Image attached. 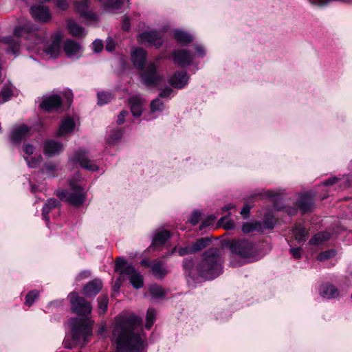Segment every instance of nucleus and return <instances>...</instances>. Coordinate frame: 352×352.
I'll list each match as a JSON object with an SVG mask.
<instances>
[{
	"mask_svg": "<svg viewBox=\"0 0 352 352\" xmlns=\"http://www.w3.org/2000/svg\"><path fill=\"white\" fill-rule=\"evenodd\" d=\"M218 247L208 248L202 254L197 269L200 276L212 280L223 272L225 250L230 251V265L241 266L262 258L269 250L263 243H221Z\"/></svg>",
	"mask_w": 352,
	"mask_h": 352,
	"instance_id": "1",
	"label": "nucleus"
},
{
	"mask_svg": "<svg viewBox=\"0 0 352 352\" xmlns=\"http://www.w3.org/2000/svg\"><path fill=\"white\" fill-rule=\"evenodd\" d=\"M113 339L118 352H144L146 340L142 319L134 314L118 316L115 318Z\"/></svg>",
	"mask_w": 352,
	"mask_h": 352,
	"instance_id": "2",
	"label": "nucleus"
},
{
	"mask_svg": "<svg viewBox=\"0 0 352 352\" xmlns=\"http://www.w3.org/2000/svg\"><path fill=\"white\" fill-rule=\"evenodd\" d=\"M69 188L57 190L56 195L60 200L76 208L82 206L87 199L86 184L81 179L79 173H76L68 180Z\"/></svg>",
	"mask_w": 352,
	"mask_h": 352,
	"instance_id": "3",
	"label": "nucleus"
},
{
	"mask_svg": "<svg viewBox=\"0 0 352 352\" xmlns=\"http://www.w3.org/2000/svg\"><path fill=\"white\" fill-rule=\"evenodd\" d=\"M195 53L186 48L173 50L169 55L174 65L180 68L192 67L191 72L195 74L200 69L199 63L195 60V57L204 58L206 55V47L200 43L193 45Z\"/></svg>",
	"mask_w": 352,
	"mask_h": 352,
	"instance_id": "4",
	"label": "nucleus"
},
{
	"mask_svg": "<svg viewBox=\"0 0 352 352\" xmlns=\"http://www.w3.org/2000/svg\"><path fill=\"white\" fill-rule=\"evenodd\" d=\"M72 327V341L69 336H66L63 341V344L66 349H72L80 340L87 342V338L92 333V329L87 322L78 318H74L70 320Z\"/></svg>",
	"mask_w": 352,
	"mask_h": 352,
	"instance_id": "5",
	"label": "nucleus"
},
{
	"mask_svg": "<svg viewBox=\"0 0 352 352\" xmlns=\"http://www.w3.org/2000/svg\"><path fill=\"white\" fill-rule=\"evenodd\" d=\"M14 35L17 37V39L12 36H5L2 38L1 41L8 45L7 48V53L16 56L20 49L19 37L25 36L27 39L34 38L35 44H39L43 42V38L38 36V33L36 30L30 32L28 31L27 26L16 27L14 30Z\"/></svg>",
	"mask_w": 352,
	"mask_h": 352,
	"instance_id": "6",
	"label": "nucleus"
},
{
	"mask_svg": "<svg viewBox=\"0 0 352 352\" xmlns=\"http://www.w3.org/2000/svg\"><path fill=\"white\" fill-rule=\"evenodd\" d=\"M276 223V219L274 211L272 209H267L263 214V221L245 222L242 226L241 230L245 234L262 233L266 230H273Z\"/></svg>",
	"mask_w": 352,
	"mask_h": 352,
	"instance_id": "7",
	"label": "nucleus"
},
{
	"mask_svg": "<svg viewBox=\"0 0 352 352\" xmlns=\"http://www.w3.org/2000/svg\"><path fill=\"white\" fill-rule=\"evenodd\" d=\"M68 163L73 166L79 165L81 168L91 172H97L99 166L89 159L88 151L84 148L76 150L69 156Z\"/></svg>",
	"mask_w": 352,
	"mask_h": 352,
	"instance_id": "8",
	"label": "nucleus"
},
{
	"mask_svg": "<svg viewBox=\"0 0 352 352\" xmlns=\"http://www.w3.org/2000/svg\"><path fill=\"white\" fill-rule=\"evenodd\" d=\"M163 79V75L159 72L157 65L152 62L148 63L140 74L141 82L148 87H157Z\"/></svg>",
	"mask_w": 352,
	"mask_h": 352,
	"instance_id": "9",
	"label": "nucleus"
},
{
	"mask_svg": "<svg viewBox=\"0 0 352 352\" xmlns=\"http://www.w3.org/2000/svg\"><path fill=\"white\" fill-rule=\"evenodd\" d=\"M68 297L73 313L78 316H86L91 312L92 306L91 303L83 297L80 296L78 293L72 292Z\"/></svg>",
	"mask_w": 352,
	"mask_h": 352,
	"instance_id": "10",
	"label": "nucleus"
},
{
	"mask_svg": "<svg viewBox=\"0 0 352 352\" xmlns=\"http://www.w3.org/2000/svg\"><path fill=\"white\" fill-rule=\"evenodd\" d=\"M138 40L142 44L156 48L160 47L163 43L162 34L156 30L143 31L138 35Z\"/></svg>",
	"mask_w": 352,
	"mask_h": 352,
	"instance_id": "11",
	"label": "nucleus"
},
{
	"mask_svg": "<svg viewBox=\"0 0 352 352\" xmlns=\"http://www.w3.org/2000/svg\"><path fill=\"white\" fill-rule=\"evenodd\" d=\"M90 0L76 1L74 3L75 11L80 14V16L87 21L96 23L98 21V15L93 11L89 10Z\"/></svg>",
	"mask_w": 352,
	"mask_h": 352,
	"instance_id": "12",
	"label": "nucleus"
},
{
	"mask_svg": "<svg viewBox=\"0 0 352 352\" xmlns=\"http://www.w3.org/2000/svg\"><path fill=\"white\" fill-rule=\"evenodd\" d=\"M338 183H339L340 186H342L343 183H344V188L350 187L352 185V175H343L342 178L338 177H331L322 182V187L329 188ZM322 191L323 192L318 195V197L321 199H326L329 197V189L325 188L322 190Z\"/></svg>",
	"mask_w": 352,
	"mask_h": 352,
	"instance_id": "13",
	"label": "nucleus"
},
{
	"mask_svg": "<svg viewBox=\"0 0 352 352\" xmlns=\"http://www.w3.org/2000/svg\"><path fill=\"white\" fill-rule=\"evenodd\" d=\"M190 79V76L186 70L179 69L168 78V82L173 88L182 89L188 85Z\"/></svg>",
	"mask_w": 352,
	"mask_h": 352,
	"instance_id": "14",
	"label": "nucleus"
},
{
	"mask_svg": "<svg viewBox=\"0 0 352 352\" xmlns=\"http://www.w3.org/2000/svg\"><path fill=\"white\" fill-rule=\"evenodd\" d=\"M30 128L25 124H20L14 126L10 133L11 144L16 147H19L21 142L29 136Z\"/></svg>",
	"mask_w": 352,
	"mask_h": 352,
	"instance_id": "15",
	"label": "nucleus"
},
{
	"mask_svg": "<svg viewBox=\"0 0 352 352\" xmlns=\"http://www.w3.org/2000/svg\"><path fill=\"white\" fill-rule=\"evenodd\" d=\"M62 102L63 100L60 96L53 94L44 96L40 106L43 109L51 112L60 109L62 106Z\"/></svg>",
	"mask_w": 352,
	"mask_h": 352,
	"instance_id": "16",
	"label": "nucleus"
},
{
	"mask_svg": "<svg viewBox=\"0 0 352 352\" xmlns=\"http://www.w3.org/2000/svg\"><path fill=\"white\" fill-rule=\"evenodd\" d=\"M63 51L67 58L78 59L82 55V47L79 43L72 39H67L63 43Z\"/></svg>",
	"mask_w": 352,
	"mask_h": 352,
	"instance_id": "17",
	"label": "nucleus"
},
{
	"mask_svg": "<svg viewBox=\"0 0 352 352\" xmlns=\"http://www.w3.org/2000/svg\"><path fill=\"white\" fill-rule=\"evenodd\" d=\"M314 195L307 192L300 195L297 206L302 214L311 212L314 208Z\"/></svg>",
	"mask_w": 352,
	"mask_h": 352,
	"instance_id": "18",
	"label": "nucleus"
},
{
	"mask_svg": "<svg viewBox=\"0 0 352 352\" xmlns=\"http://www.w3.org/2000/svg\"><path fill=\"white\" fill-rule=\"evenodd\" d=\"M150 111L145 116L144 119L149 121L158 118L167 107L160 98H156L151 101Z\"/></svg>",
	"mask_w": 352,
	"mask_h": 352,
	"instance_id": "19",
	"label": "nucleus"
},
{
	"mask_svg": "<svg viewBox=\"0 0 352 352\" xmlns=\"http://www.w3.org/2000/svg\"><path fill=\"white\" fill-rule=\"evenodd\" d=\"M62 38L63 34L60 32H56L52 35V43L44 49V52L50 58H55L58 56L60 52Z\"/></svg>",
	"mask_w": 352,
	"mask_h": 352,
	"instance_id": "20",
	"label": "nucleus"
},
{
	"mask_svg": "<svg viewBox=\"0 0 352 352\" xmlns=\"http://www.w3.org/2000/svg\"><path fill=\"white\" fill-rule=\"evenodd\" d=\"M63 148V144L54 140L49 139L43 143V153L49 157L59 155Z\"/></svg>",
	"mask_w": 352,
	"mask_h": 352,
	"instance_id": "21",
	"label": "nucleus"
},
{
	"mask_svg": "<svg viewBox=\"0 0 352 352\" xmlns=\"http://www.w3.org/2000/svg\"><path fill=\"white\" fill-rule=\"evenodd\" d=\"M147 53L141 47H135L131 51V61L133 66L140 70H143L146 67Z\"/></svg>",
	"mask_w": 352,
	"mask_h": 352,
	"instance_id": "22",
	"label": "nucleus"
},
{
	"mask_svg": "<svg viewBox=\"0 0 352 352\" xmlns=\"http://www.w3.org/2000/svg\"><path fill=\"white\" fill-rule=\"evenodd\" d=\"M205 244L206 243H192L191 245H188L184 248H179V249L175 247L168 254H162V256L166 257L169 255H172L175 252L178 253V254L181 256L194 254L204 248L206 247Z\"/></svg>",
	"mask_w": 352,
	"mask_h": 352,
	"instance_id": "23",
	"label": "nucleus"
},
{
	"mask_svg": "<svg viewBox=\"0 0 352 352\" xmlns=\"http://www.w3.org/2000/svg\"><path fill=\"white\" fill-rule=\"evenodd\" d=\"M30 13L32 17L37 21L47 22L51 19L49 9L43 6L36 5L32 6Z\"/></svg>",
	"mask_w": 352,
	"mask_h": 352,
	"instance_id": "24",
	"label": "nucleus"
},
{
	"mask_svg": "<svg viewBox=\"0 0 352 352\" xmlns=\"http://www.w3.org/2000/svg\"><path fill=\"white\" fill-rule=\"evenodd\" d=\"M102 286V280L99 278H95L84 286L82 289L83 294L87 297L94 298L101 291Z\"/></svg>",
	"mask_w": 352,
	"mask_h": 352,
	"instance_id": "25",
	"label": "nucleus"
},
{
	"mask_svg": "<svg viewBox=\"0 0 352 352\" xmlns=\"http://www.w3.org/2000/svg\"><path fill=\"white\" fill-rule=\"evenodd\" d=\"M124 131L120 127L109 129L106 135V143L109 146L118 145L122 140Z\"/></svg>",
	"mask_w": 352,
	"mask_h": 352,
	"instance_id": "26",
	"label": "nucleus"
},
{
	"mask_svg": "<svg viewBox=\"0 0 352 352\" xmlns=\"http://www.w3.org/2000/svg\"><path fill=\"white\" fill-rule=\"evenodd\" d=\"M76 128V122L72 117H66L62 120L56 135L58 137H64L71 134Z\"/></svg>",
	"mask_w": 352,
	"mask_h": 352,
	"instance_id": "27",
	"label": "nucleus"
},
{
	"mask_svg": "<svg viewBox=\"0 0 352 352\" xmlns=\"http://www.w3.org/2000/svg\"><path fill=\"white\" fill-rule=\"evenodd\" d=\"M174 232L164 227H159L153 230L151 234V242H167L170 239Z\"/></svg>",
	"mask_w": 352,
	"mask_h": 352,
	"instance_id": "28",
	"label": "nucleus"
},
{
	"mask_svg": "<svg viewBox=\"0 0 352 352\" xmlns=\"http://www.w3.org/2000/svg\"><path fill=\"white\" fill-rule=\"evenodd\" d=\"M144 99L138 95L133 96L129 99V104L132 115L135 118H139L142 116L144 107Z\"/></svg>",
	"mask_w": 352,
	"mask_h": 352,
	"instance_id": "29",
	"label": "nucleus"
},
{
	"mask_svg": "<svg viewBox=\"0 0 352 352\" xmlns=\"http://www.w3.org/2000/svg\"><path fill=\"white\" fill-rule=\"evenodd\" d=\"M60 170H61V168L57 163L46 162L43 164L40 173L47 178H54L58 176Z\"/></svg>",
	"mask_w": 352,
	"mask_h": 352,
	"instance_id": "30",
	"label": "nucleus"
},
{
	"mask_svg": "<svg viewBox=\"0 0 352 352\" xmlns=\"http://www.w3.org/2000/svg\"><path fill=\"white\" fill-rule=\"evenodd\" d=\"M173 37L176 42L182 46L188 45L194 40L192 34L182 29H175L173 31Z\"/></svg>",
	"mask_w": 352,
	"mask_h": 352,
	"instance_id": "31",
	"label": "nucleus"
},
{
	"mask_svg": "<svg viewBox=\"0 0 352 352\" xmlns=\"http://www.w3.org/2000/svg\"><path fill=\"white\" fill-rule=\"evenodd\" d=\"M115 271L120 274L129 275L137 272L136 270L131 265H126V261L124 258H118L115 264Z\"/></svg>",
	"mask_w": 352,
	"mask_h": 352,
	"instance_id": "32",
	"label": "nucleus"
},
{
	"mask_svg": "<svg viewBox=\"0 0 352 352\" xmlns=\"http://www.w3.org/2000/svg\"><path fill=\"white\" fill-rule=\"evenodd\" d=\"M151 267L153 276L157 279H163L168 274L165 263L161 261H153Z\"/></svg>",
	"mask_w": 352,
	"mask_h": 352,
	"instance_id": "33",
	"label": "nucleus"
},
{
	"mask_svg": "<svg viewBox=\"0 0 352 352\" xmlns=\"http://www.w3.org/2000/svg\"><path fill=\"white\" fill-rule=\"evenodd\" d=\"M292 234L297 242H306L309 236V231L302 224L297 223L293 227Z\"/></svg>",
	"mask_w": 352,
	"mask_h": 352,
	"instance_id": "34",
	"label": "nucleus"
},
{
	"mask_svg": "<svg viewBox=\"0 0 352 352\" xmlns=\"http://www.w3.org/2000/svg\"><path fill=\"white\" fill-rule=\"evenodd\" d=\"M320 294L322 297L331 299L339 296L338 289L331 284H324L320 286L319 289Z\"/></svg>",
	"mask_w": 352,
	"mask_h": 352,
	"instance_id": "35",
	"label": "nucleus"
},
{
	"mask_svg": "<svg viewBox=\"0 0 352 352\" xmlns=\"http://www.w3.org/2000/svg\"><path fill=\"white\" fill-rule=\"evenodd\" d=\"M67 27L69 34L73 36L83 37L86 35L85 29L73 19H68L67 21Z\"/></svg>",
	"mask_w": 352,
	"mask_h": 352,
	"instance_id": "36",
	"label": "nucleus"
},
{
	"mask_svg": "<svg viewBox=\"0 0 352 352\" xmlns=\"http://www.w3.org/2000/svg\"><path fill=\"white\" fill-rule=\"evenodd\" d=\"M60 204V201L56 199H50L43 206L42 209V217L43 219L46 221L47 226H48V223L50 221V217L48 214L50 212L56 208H57Z\"/></svg>",
	"mask_w": 352,
	"mask_h": 352,
	"instance_id": "37",
	"label": "nucleus"
},
{
	"mask_svg": "<svg viewBox=\"0 0 352 352\" xmlns=\"http://www.w3.org/2000/svg\"><path fill=\"white\" fill-rule=\"evenodd\" d=\"M331 234L327 231L319 232L314 235L309 242H327L331 239Z\"/></svg>",
	"mask_w": 352,
	"mask_h": 352,
	"instance_id": "38",
	"label": "nucleus"
},
{
	"mask_svg": "<svg viewBox=\"0 0 352 352\" xmlns=\"http://www.w3.org/2000/svg\"><path fill=\"white\" fill-rule=\"evenodd\" d=\"M98 104L100 106L104 105L109 102L113 98L112 93L109 91H100L98 92Z\"/></svg>",
	"mask_w": 352,
	"mask_h": 352,
	"instance_id": "39",
	"label": "nucleus"
},
{
	"mask_svg": "<svg viewBox=\"0 0 352 352\" xmlns=\"http://www.w3.org/2000/svg\"><path fill=\"white\" fill-rule=\"evenodd\" d=\"M218 225L227 230H234L236 227L234 221L228 216L221 217L218 221Z\"/></svg>",
	"mask_w": 352,
	"mask_h": 352,
	"instance_id": "40",
	"label": "nucleus"
},
{
	"mask_svg": "<svg viewBox=\"0 0 352 352\" xmlns=\"http://www.w3.org/2000/svg\"><path fill=\"white\" fill-rule=\"evenodd\" d=\"M175 94V91L173 89L172 87L166 86L164 88L160 89L158 98L160 99L163 98L169 100L174 97Z\"/></svg>",
	"mask_w": 352,
	"mask_h": 352,
	"instance_id": "41",
	"label": "nucleus"
},
{
	"mask_svg": "<svg viewBox=\"0 0 352 352\" xmlns=\"http://www.w3.org/2000/svg\"><path fill=\"white\" fill-rule=\"evenodd\" d=\"M24 160L27 163V165L28 167L32 168H35L38 167V166L41 164L42 162L43 157L41 155H38L36 156H26L24 157Z\"/></svg>",
	"mask_w": 352,
	"mask_h": 352,
	"instance_id": "42",
	"label": "nucleus"
},
{
	"mask_svg": "<svg viewBox=\"0 0 352 352\" xmlns=\"http://www.w3.org/2000/svg\"><path fill=\"white\" fill-rule=\"evenodd\" d=\"M130 282L135 288H141L143 286V277L140 272H137L130 276Z\"/></svg>",
	"mask_w": 352,
	"mask_h": 352,
	"instance_id": "43",
	"label": "nucleus"
},
{
	"mask_svg": "<svg viewBox=\"0 0 352 352\" xmlns=\"http://www.w3.org/2000/svg\"><path fill=\"white\" fill-rule=\"evenodd\" d=\"M274 208L278 211H283L287 213L289 217L296 215L298 212V209L294 206H283L279 207L276 201L274 204Z\"/></svg>",
	"mask_w": 352,
	"mask_h": 352,
	"instance_id": "44",
	"label": "nucleus"
},
{
	"mask_svg": "<svg viewBox=\"0 0 352 352\" xmlns=\"http://www.w3.org/2000/svg\"><path fill=\"white\" fill-rule=\"evenodd\" d=\"M149 292L151 296L155 298L163 297L166 294L164 289L161 286L157 285L151 286Z\"/></svg>",
	"mask_w": 352,
	"mask_h": 352,
	"instance_id": "45",
	"label": "nucleus"
},
{
	"mask_svg": "<svg viewBox=\"0 0 352 352\" xmlns=\"http://www.w3.org/2000/svg\"><path fill=\"white\" fill-rule=\"evenodd\" d=\"M156 311L153 308H149L146 314V328L150 329L155 320Z\"/></svg>",
	"mask_w": 352,
	"mask_h": 352,
	"instance_id": "46",
	"label": "nucleus"
},
{
	"mask_svg": "<svg viewBox=\"0 0 352 352\" xmlns=\"http://www.w3.org/2000/svg\"><path fill=\"white\" fill-rule=\"evenodd\" d=\"M109 299L107 296L98 298V311L100 314H104L108 307Z\"/></svg>",
	"mask_w": 352,
	"mask_h": 352,
	"instance_id": "47",
	"label": "nucleus"
},
{
	"mask_svg": "<svg viewBox=\"0 0 352 352\" xmlns=\"http://www.w3.org/2000/svg\"><path fill=\"white\" fill-rule=\"evenodd\" d=\"M336 254V252L331 249L320 252L317 256V260L323 261L330 258L333 257Z\"/></svg>",
	"mask_w": 352,
	"mask_h": 352,
	"instance_id": "48",
	"label": "nucleus"
},
{
	"mask_svg": "<svg viewBox=\"0 0 352 352\" xmlns=\"http://www.w3.org/2000/svg\"><path fill=\"white\" fill-rule=\"evenodd\" d=\"M38 296L39 292L37 290H32L25 297V304L29 307L31 306Z\"/></svg>",
	"mask_w": 352,
	"mask_h": 352,
	"instance_id": "49",
	"label": "nucleus"
},
{
	"mask_svg": "<svg viewBox=\"0 0 352 352\" xmlns=\"http://www.w3.org/2000/svg\"><path fill=\"white\" fill-rule=\"evenodd\" d=\"M216 217L213 214L209 215L200 225L199 226V230L202 231L205 228H207L210 226H212L214 225L215 221H216Z\"/></svg>",
	"mask_w": 352,
	"mask_h": 352,
	"instance_id": "50",
	"label": "nucleus"
},
{
	"mask_svg": "<svg viewBox=\"0 0 352 352\" xmlns=\"http://www.w3.org/2000/svg\"><path fill=\"white\" fill-rule=\"evenodd\" d=\"M0 95L1 96H2V100H1V103H4L7 101H8L9 100H10V98H12V90L11 89V88L8 87H4L1 93H0Z\"/></svg>",
	"mask_w": 352,
	"mask_h": 352,
	"instance_id": "51",
	"label": "nucleus"
},
{
	"mask_svg": "<svg viewBox=\"0 0 352 352\" xmlns=\"http://www.w3.org/2000/svg\"><path fill=\"white\" fill-rule=\"evenodd\" d=\"M201 213L199 210H194L192 213L191 214L190 218L188 219V221L193 225H197L199 221L201 220Z\"/></svg>",
	"mask_w": 352,
	"mask_h": 352,
	"instance_id": "52",
	"label": "nucleus"
},
{
	"mask_svg": "<svg viewBox=\"0 0 352 352\" xmlns=\"http://www.w3.org/2000/svg\"><path fill=\"white\" fill-rule=\"evenodd\" d=\"M104 47L103 41L100 39H96L92 43V50L95 53L100 52Z\"/></svg>",
	"mask_w": 352,
	"mask_h": 352,
	"instance_id": "53",
	"label": "nucleus"
},
{
	"mask_svg": "<svg viewBox=\"0 0 352 352\" xmlns=\"http://www.w3.org/2000/svg\"><path fill=\"white\" fill-rule=\"evenodd\" d=\"M116 43L112 37L108 36L106 40L105 49L109 52H112L116 49Z\"/></svg>",
	"mask_w": 352,
	"mask_h": 352,
	"instance_id": "54",
	"label": "nucleus"
},
{
	"mask_svg": "<svg viewBox=\"0 0 352 352\" xmlns=\"http://www.w3.org/2000/svg\"><path fill=\"white\" fill-rule=\"evenodd\" d=\"M169 243H152V245L149 247V250H158L160 251H163L164 250H168Z\"/></svg>",
	"mask_w": 352,
	"mask_h": 352,
	"instance_id": "55",
	"label": "nucleus"
},
{
	"mask_svg": "<svg viewBox=\"0 0 352 352\" xmlns=\"http://www.w3.org/2000/svg\"><path fill=\"white\" fill-rule=\"evenodd\" d=\"M55 6L60 10L65 11L69 6V3L67 0H56Z\"/></svg>",
	"mask_w": 352,
	"mask_h": 352,
	"instance_id": "56",
	"label": "nucleus"
},
{
	"mask_svg": "<svg viewBox=\"0 0 352 352\" xmlns=\"http://www.w3.org/2000/svg\"><path fill=\"white\" fill-rule=\"evenodd\" d=\"M35 150V147L29 143L24 144V145L22 147V151L26 154L27 155H31L34 153Z\"/></svg>",
	"mask_w": 352,
	"mask_h": 352,
	"instance_id": "57",
	"label": "nucleus"
},
{
	"mask_svg": "<svg viewBox=\"0 0 352 352\" xmlns=\"http://www.w3.org/2000/svg\"><path fill=\"white\" fill-rule=\"evenodd\" d=\"M131 28V21L130 18L128 16H124L122 20V30L124 32H127L130 30Z\"/></svg>",
	"mask_w": 352,
	"mask_h": 352,
	"instance_id": "58",
	"label": "nucleus"
},
{
	"mask_svg": "<svg viewBox=\"0 0 352 352\" xmlns=\"http://www.w3.org/2000/svg\"><path fill=\"white\" fill-rule=\"evenodd\" d=\"M129 115V112L126 110H122L120 112V113L118 116L116 123L119 125L124 123L125 120V118Z\"/></svg>",
	"mask_w": 352,
	"mask_h": 352,
	"instance_id": "59",
	"label": "nucleus"
},
{
	"mask_svg": "<svg viewBox=\"0 0 352 352\" xmlns=\"http://www.w3.org/2000/svg\"><path fill=\"white\" fill-rule=\"evenodd\" d=\"M289 251L295 258H299L301 256L302 249L300 248H292Z\"/></svg>",
	"mask_w": 352,
	"mask_h": 352,
	"instance_id": "60",
	"label": "nucleus"
},
{
	"mask_svg": "<svg viewBox=\"0 0 352 352\" xmlns=\"http://www.w3.org/2000/svg\"><path fill=\"white\" fill-rule=\"evenodd\" d=\"M250 209L251 206L250 205L245 204L241 210V214L243 216L245 219L247 218L250 214Z\"/></svg>",
	"mask_w": 352,
	"mask_h": 352,
	"instance_id": "61",
	"label": "nucleus"
},
{
	"mask_svg": "<svg viewBox=\"0 0 352 352\" xmlns=\"http://www.w3.org/2000/svg\"><path fill=\"white\" fill-rule=\"evenodd\" d=\"M192 242H212L211 238L209 236H202V237H198L195 239V241H192Z\"/></svg>",
	"mask_w": 352,
	"mask_h": 352,
	"instance_id": "62",
	"label": "nucleus"
},
{
	"mask_svg": "<svg viewBox=\"0 0 352 352\" xmlns=\"http://www.w3.org/2000/svg\"><path fill=\"white\" fill-rule=\"evenodd\" d=\"M30 190L32 193H35L37 191L41 190V189L40 188V186L34 184L31 182H30Z\"/></svg>",
	"mask_w": 352,
	"mask_h": 352,
	"instance_id": "63",
	"label": "nucleus"
},
{
	"mask_svg": "<svg viewBox=\"0 0 352 352\" xmlns=\"http://www.w3.org/2000/svg\"><path fill=\"white\" fill-rule=\"evenodd\" d=\"M265 196L269 197V198H272V199H274V201H276V193L273 190H267L265 192Z\"/></svg>",
	"mask_w": 352,
	"mask_h": 352,
	"instance_id": "64",
	"label": "nucleus"
}]
</instances>
